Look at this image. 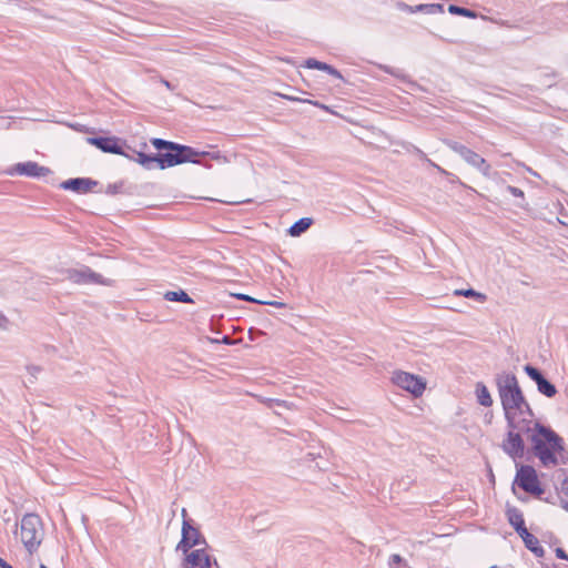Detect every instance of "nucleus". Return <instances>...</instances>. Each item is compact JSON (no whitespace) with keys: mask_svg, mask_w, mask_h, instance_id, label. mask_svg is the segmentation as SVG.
Returning a JSON list of instances; mask_svg holds the SVG:
<instances>
[{"mask_svg":"<svg viewBox=\"0 0 568 568\" xmlns=\"http://www.w3.org/2000/svg\"><path fill=\"white\" fill-rule=\"evenodd\" d=\"M496 385L506 420H535L532 409L514 374H498Z\"/></svg>","mask_w":568,"mask_h":568,"instance_id":"nucleus-1","label":"nucleus"},{"mask_svg":"<svg viewBox=\"0 0 568 568\" xmlns=\"http://www.w3.org/2000/svg\"><path fill=\"white\" fill-rule=\"evenodd\" d=\"M536 428L531 430L529 439L534 452L544 466H555L558 463L556 453L562 450L561 438L550 428L535 422Z\"/></svg>","mask_w":568,"mask_h":568,"instance_id":"nucleus-2","label":"nucleus"},{"mask_svg":"<svg viewBox=\"0 0 568 568\" xmlns=\"http://www.w3.org/2000/svg\"><path fill=\"white\" fill-rule=\"evenodd\" d=\"M507 434L501 443V449L511 459L517 460L525 455V442L523 436L530 437L531 430L536 428L535 420H506Z\"/></svg>","mask_w":568,"mask_h":568,"instance_id":"nucleus-3","label":"nucleus"},{"mask_svg":"<svg viewBox=\"0 0 568 568\" xmlns=\"http://www.w3.org/2000/svg\"><path fill=\"white\" fill-rule=\"evenodd\" d=\"M181 149H169L171 152L153 154V170H165L186 162L199 163L200 156L211 155L212 159H219V154L200 152L191 146L180 144Z\"/></svg>","mask_w":568,"mask_h":568,"instance_id":"nucleus-4","label":"nucleus"},{"mask_svg":"<svg viewBox=\"0 0 568 568\" xmlns=\"http://www.w3.org/2000/svg\"><path fill=\"white\" fill-rule=\"evenodd\" d=\"M26 550L32 555L41 545L44 537V529L41 518L36 514H26L19 524V531H16Z\"/></svg>","mask_w":568,"mask_h":568,"instance_id":"nucleus-5","label":"nucleus"},{"mask_svg":"<svg viewBox=\"0 0 568 568\" xmlns=\"http://www.w3.org/2000/svg\"><path fill=\"white\" fill-rule=\"evenodd\" d=\"M181 534L182 537L176 545V551H181L183 555L197 548L209 547L204 536L193 526L190 519H183Z\"/></svg>","mask_w":568,"mask_h":568,"instance_id":"nucleus-6","label":"nucleus"},{"mask_svg":"<svg viewBox=\"0 0 568 568\" xmlns=\"http://www.w3.org/2000/svg\"><path fill=\"white\" fill-rule=\"evenodd\" d=\"M182 568H220L210 547L197 548L184 555Z\"/></svg>","mask_w":568,"mask_h":568,"instance_id":"nucleus-7","label":"nucleus"},{"mask_svg":"<svg viewBox=\"0 0 568 568\" xmlns=\"http://www.w3.org/2000/svg\"><path fill=\"white\" fill-rule=\"evenodd\" d=\"M447 145L458 153L469 165L477 169L484 176L489 178L491 172V166L487 163V161L477 154L476 152L471 151L470 149L466 148L463 144H459L457 142H447Z\"/></svg>","mask_w":568,"mask_h":568,"instance_id":"nucleus-8","label":"nucleus"},{"mask_svg":"<svg viewBox=\"0 0 568 568\" xmlns=\"http://www.w3.org/2000/svg\"><path fill=\"white\" fill-rule=\"evenodd\" d=\"M392 381L395 385L410 393L415 397L420 396L426 388V382L424 378L406 372L394 373Z\"/></svg>","mask_w":568,"mask_h":568,"instance_id":"nucleus-9","label":"nucleus"},{"mask_svg":"<svg viewBox=\"0 0 568 568\" xmlns=\"http://www.w3.org/2000/svg\"><path fill=\"white\" fill-rule=\"evenodd\" d=\"M49 172L50 170L48 168L41 166L32 161L17 163L7 170L8 175H26L29 178L45 176Z\"/></svg>","mask_w":568,"mask_h":568,"instance_id":"nucleus-10","label":"nucleus"},{"mask_svg":"<svg viewBox=\"0 0 568 568\" xmlns=\"http://www.w3.org/2000/svg\"><path fill=\"white\" fill-rule=\"evenodd\" d=\"M516 483L527 493H540L536 471L530 466H520L517 470Z\"/></svg>","mask_w":568,"mask_h":568,"instance_id":"nucleus-11","label":"nucleus"},{"mask_svg":"<svg viewBox=\"0 0 568 568\" xmlns=\"http://www.w3.org/2000/svg\"><path fill=\"white\" fill-rule=\"evenodd\" d=\"M85 141L104 153L128 156V154L123 151L122 146L119 144L120 139L116 136L87 138Z\"/></svg>","mask_w":568,"mask_h":568,"instance_id":"nucleus-12","label":"nucleus"},{"mask_svg":"<svg viewBox=\"0 0 568 568\" xmlns=\"http://www.w3.org/2000/svg\"><path fill=\"white\" fill-rule=\"evenodd\" d=\"M525 373L536 383L537 389L540 394L546 397H554L557 394L556 386L551 384L544 375L534 366L526 365L524 367Z\"/></svg>","mask_w":568,"mask_h":568,"instance_id":"nucleus-13","label":"nucleus"},{"mask_svg":"<svg viewBox=\"0 0 568 568\" xmlns=\"http://www.w3.org/2000/svg\"><path fill=\"white\" fill-rule=\"evenodd\" d=\"M69 278L72 282L78 283V284L95 283V284L110 285V281L104 280L100 274L94 273L89 267L69 271Z\"/></svg>","mask_w":568,"mask_h":568,"instance_id":"nucleus-14","label":"nucleus"},{"mask_svg":"<svg viewBox=\"0 0 568 568\" xmlns=\"http://www.w3.org/2000/svg\"><path fill=\"white\" fill-rule=\"evenodd\" d=\"M95 185V181L84 178L70 179L61 183L62 189L71 190L77 193H87Z\"/></svg>","mask_w":568,"mask_h":568,"instance_id":"nucleus-15","label":"nucleus"},{"mask_svg":"<svg viewBox=\"0 0 568 568\" xmlns=\"http://www.w3.org/2000/svg\"><path fill=\"white\" fill-rule=\"evenodd\" d=\"M398 8L402 10H406L410 13L424 12L427 14H434V13L444 11V7L440 3H426V4H418L416 7H410L405 3H398Z\"/></svg>","mask_w":568,"mask_h":568,"instance_id":"nucleus-16","label":"nucleus"},{"mask_svg":"<svg viewBox=\"0 0 568 568\" xmlns=\"http://www.w3.org/2000/svg\"><path fill=\"white\" fill-rule=\"evenodd\" d=\"M506 515L509 524L514 527L518 535L527 530V528L525 527L523 514L518 508L508 507Z\"/></svg>","mask_w":568,"mask_h":568,"instance_id":"nucleus-17","label":"nucleus"},{"mask_svg":"<svg viewBox=\"0 0 568 568\" xmlns=\"http://www.w3.org/2000/svg\"><path fill=\"white\" fill-rule=\"evenodd\" d=\"M523 541L525 542V546L534 552L537 557H542L545 554L544 548L539 545V540L537 537H535L532 534H530L528 530H525L524 532L519 534Z\"/></svg>","mask_w":568,"mask_h":568,"instance_id":"nucleus-18","label":"nucleus"},{"mask_svg":"<svg viewBox=\"0 0 568 568\" xmlns=\"http://www.w3.org/2000/svg\"><path fill=\"white\" fill-rule=\"evenodd\" d=\"M125 158L130 161L139 163L145 170H153V154H146L142 151H134L133 155L128 154Z\"/></svg>","mask_w":568,"mask_h":568,"instance_id":"nucleus-19","label":"nucleus"},{"mask_svg":"<svg viewBox=\"0 0 568 568\" xmlns=\"http://www.w3.org/2000/svg\"><path fill=\"white\" fill-rule=\"evenodd\" d=\"M475 394H476L477 402L481 406L490 407L493 405L491 395L484 383L478 382L476 384Z\"/></svg>","mask_w":568,"mask_h":568,"instance_id":"nucleus-20","label":"nucleus"},{"mask_svg":"<svg viewBox=\"0 0 568 568\" xmlns=\"http://www.w3.org/2000/svg\"><path fill=\"white\" fill-rule=\"evenodd\" d=\"M312 222L313 221L310 217L300 219L290 227L288 234L291 236H300L312 225Z\"/></svg>","mask_w":568,"mask_h":568,"instance_id":"nucleus-21","label":"nucleus"},{"mask_svg":"<svg viewBox=\"0 0 568 568\" xmlns=\"http://www.w3.org/2000/svg\"><path fill=\"white\" fill-rule=\"evenodd\" d=\"M164 298L171 302H183V303H192V298L182 290L180 291H170L164 294Z\"/></svg>","mask_w":568,"mask_h":568,"instance_id":"nucleus-22","label":"nucleus"},{"mask_svg":"<svg viewBox=\"0 0 568 568\" xmlns=\"http://www.w3.org/2000/svg\"><path fill=\"white\" fill-rule=\"evenodd\" d=\"M235 296L242 301L254 302V303H258V304H263V305H271V306H275V307H280V308L285 307V303L278 302V301H260V300L251 297L246 294H237Z\"/></svg>","mask_w":568,"mask_h":568,"instance_id":"nucleus-23","label":"nucleus"},{"mask_svg":"<svg viewBox=\"0 0 568 568\" xmlns=\"http://www.w3.org/2000/svg\"><path fill=\"white\" fill-rule=\"evenodd\" d=\"M448 12L452 14H457V16H462V17H466V18H470V19L477 18V13L475 11L469 10L467 8L454 6V4H450L448 7Z\"/></svg>","mask_w":568,"mask_h":568,"instance_id":"nucleus-24","label":"nucleus"},{"mask_svg":"<svg viewBox=\"0 0 568 568\" xmlns=\"http://www.w3.org/2000/svg\"><path fill=\"white\" fill-rule=\"evenodd\" d=\"M152 145L156 150L181 149L179 143L154 138L151 140Z\"/></svg>","mask_w":568,"mask_h":568,"instance_id":"nucleus-25","label":"nucleus"},{"mask_svg":"<svg viewBox=\"0 0 568 568\" xmlns=\"http://www.w3.org/2000/svg\"><path fill=\"white\" fill-rule=\"evenodd\" d=\"M306 68L308 69H317V70H321V71H325V70H328V64L327 63H324V62H321V61H317L316 59H307L305 61V64H304Z\"/></svg>","mask_w":568,"mask_h":568,"instance_id":"nucleus-26","label":"nucleus"},{"mask_svg":"<svg viewBox=\"0 0 568 568\" xmlns=\"http://www.w3.org/2000/svg\"><path fill=\"white\" fill-rule=\"evenodd\" d=\"M455 295H458V296H465V297H476L480 301H483L485 298V296L476 291H474L473 288H468V290H456L455 291Z\"/></svg>","mask_w":568,"mask_h":568,"instance_id":"nucleus-27","label":"nucleus"},{"mask_svg":"<svg viewBox=\"0 0 568 568\" xmlns=\"http://www.w3.org/2000/svg\"><path fill=\"white\" fill-rule=\"evenodd\" d=\"M10 328L9 318L0 312V329L8 331Z\"/></svg>","mask_w":568,"mask_h":568,"instance_id":"nucleus-28","label":"nucleus"},{"mask_svg":"<svg viewBox=\"0 0 568 568\" xmlns=\"http://www.w3.org/2000/svg\"><path fill=\"white\" fill-rule=\"evenodd\" d=\"M381 69H383L385 72H387L394 77L404 78V74L399 70H395V69L386 67V65L381 67Z\"/></svg>","mask_w":568,"mask_h":568,"instance_id":"nucleus-29","label":"nucleus"},{"mask_svg":"<svg viewBox=\"0 0 568 568\" xmlns=\"http://www.w3.org/2000/svg\"><path fill=\"white\" fill-rule=\"evenodd\" d=\"M507 191L514 196L524 197V192L516 186L508 185Z\"/></svg>","mask_w":568,"mask_h":568,"instance_id":"nucleus-30","label":"nucleus"},{"mask_svg":"<svg viewBox=\"0 0 568 568\" xmlns=\"http://www.w3.org/2000/svg\"><path fill=\"white\" fill-rule=\"evenodd\" d=\"M27 371L28 373L32 376V377H37V375L41 372V368L39 366H36V365H29L27 367Z\"/></svg>","mask_w":568,"mask_h":568,"instance_id":"nucleus-31","label":"nucleus"},{"mask_svg":"<svg viewBox=\"0 0 568 568\" xmlns=\"http://www.w3.org/2000/svg\"><path fill=\"white\" fill-rule=\"evenodd\" d=\"M281 97L286 99V100H290V101H303V102L312 103L314 105H320L317 102H313L311 100H301L298 98L291 97V95H285V94H281Z\"/></svg>","mask_w":568,"mask_h":568,"instance_id":"nucleus-32","label":"nucleus"},{"mask_svg":"<svg viewBox=\"0 0 568 568\" xmlns=\"http://www.w3.org/2000/svg\"><path fill=\"white\" fill-rule=\"evenodd\" d=\"M325 72L329 73L331 75L337 78V79H342V74L339 73L338 70H336L335 68H333L332 65L328 64V70H325Z\"/></svg>","mask_w":568,"mask_h":568,"instance_id":"nucleus-33","label":"nucleus"},{"mask_svg":"<svg viewBox=\"0 0 568 568\" xmlns=\"http://www.w3.org/2000/svg\"><path fill=\"white\" fill-rule=\"evenodd\" d=\"M556 556L560 559H566L568 560V556L566 554V551L562 549V548H557L556 549Z\"/></svg>","mask_w":568,"mask_h":568,"instance_id":"nucleus-34","label":"nucleus"},{"mask_svg":"<svg viewBox=\"0 0 568 568\" xmlns=\"http://www.w3.org/2000/svg\"><path fill=\"white\" fill-rule=\"evenodd\" d=\"M0 128H3V129H10V125H11V122L4 120L3 118H0Z\"/></svg>","mask_w":568,"mask_h":568,"instance_id":"nucleus-35","label":"nucleus"},{"mask_svg":"<svg viewBox=\"0 0 568 568\" xmlns=\"http://www.w3.org/2000/svg\"><path fill=\"white\" fill-rule=\"evenodd\" d=\"M0 568H12L11 565H9L6 560L0 558Z\"/></svg>","mask_w":568,"mask_h":568,"instance_id":"nucleus-36","label":"nucleus"},{"mask_svg":"<svg viewBox=\"0 0 568 568\" xmlns=\"http://www.w3.org/2000/svg\"><path fill=\"white\" fill-rule=\"evenodd\" d=\"M562 490L568 495V479L562 483Z\"/></svg>","mask_w":568,"mask_h":568,"instance_id":"nucleus-37","label":"nucleus"},{"mask_svg":"<svg viewBox=\"0 0 568 568\" xmlns=\"http://www.w3.org/2000/svg\"><path fill=\"white\" fill-rule=\"evenodd\" d=\"M432 165L435 166L440 173L446 174V175L448 174V172L445 171L444 169H442L440 166H438V165H436L434 163H432Z\"/></svg>","mask_w":568,"mask_h":568,"instance_id":"nucleus-38","label":"nucleus"},{"mask_svg":"<svg viewBox=\"0 0 568 568\" xmlns=\"http://www.w3.org/2000/svg\"><path fill=\"white\" fill-rule=\"evenodd\" d=\"M392 560H393L394 562H399V561L402 560V558H400V556H399V555H393V556H392Z\"/></svg>","mask_w":568,"mask_h":568,"instance_id":"nucleus-39","label":"nucleus"},{"mask_svg":"<svg viewBox=\"0 0 568 568\" xmlns=\"http://www.w3.org/2000/svg\"><path fill=\"white\" fill-rule=\"evenodd\" d=\"M162 83H163L168 89H170V90L172 89V85H171V83H170L169 81H166V80H162Z\"/></svg>","mask_w":568,"mask_h":568,"instance_id":"nucleus-40","label":"nucleus"},{"mask_svg":"<svg viewBox=\"0 0 568 568\" xmlns=\"http://www.w3.org/2000/svg\"><path fill=\"white\" fill-rule=\"evenodd\" d=\"M562 508H564L566 511H568V501H565V503L562 504Z\"/></svg>","mask_w":568,"mask_h":568,"instance_id":"nucleus-41","label":"nucleus"},{"mask_svg":"<svg viewBox=\"0 0 568 568\" xmlns=\"http://www.w3.org/2000/svg\"><path fill=\"white\" fill-rule=\"evenodd\" d=\"M223 343L229 344V343H230V338H229V337H224V338H223Z\"/></svg>","mask_w":568,"mask_h":568,"instance_id":"nucleus-42","label":"nucleus"},{"mask_svg":"<svg viewBox=\"0 0 568 568\" xmlns=\"http://www.w3.org/2000/svg\"><path fill=\"white\" fill-rule=\"evenodd\" d=\"M185 515H186V510L182 509V516L185 517Z\"/></svg>","mask_w":568,"mask_h":568,"instance_id":"nucleus-43","label":"nucleus"},{"mask_svg":"<svg viewBox=\"0 0 568 568\" xmlns=\"http://www.w3.org/2000/svg\"><path fill=\"white\" fill-rule=\"evenodd\" d=\"M40 568H48L45 565H40Z\"/></svg>","mask_w":568,"mask_h":568,"instance_id":"nucleus-44","label":"nucleus"}]
</instances>
